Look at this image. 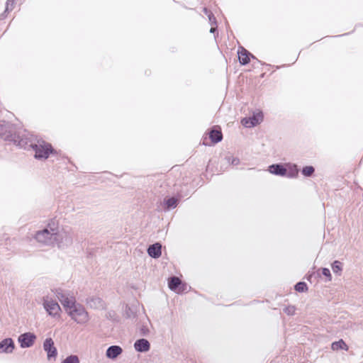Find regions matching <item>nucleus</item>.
Here are the masks:
<instances>
[{
	"label": "nucleus",
	"mask_w": 363,
	"mask_h": 363,
	"mask_svg": "<svg viewBox=\"0 0 363 363\" xmlns=\"http://www.w3.org/2000/svg\"><path fill=\"white\" fill-rule=\"evenodd\" d=\"M55 294L72 320L78 324H84L89 321V314L84 307L77 303L74 297L69 296L68 291L57 289Z\"/></svg>",
	"instance_id": "nucleus-1"
},
{
	"label": "nucleus",
	"mask_w": 363,
	"mask_h": 363,
	"mask_svg": "<svg viewBox=\"0 0 363 363\" xmlns=\"http://www.w3.org/2000/svg\"><path fill=\"white\" fill-rule=\"evenodd\" d=\"M30 147L35 152V158L37 160H46L50 155L56 153L52 145L40 138H35V141H30Z\"/></svg>",
	"instance_id": "nucleus-2"
},
{
	"label": "nucleus",
	"mask_w": 363,
	"mask_h": 363,
	"mask_svg": "<svg viewBox=\"0 0 363 363\" xmlns=\"http://www.w3.org/2000/svg\"><path fill=\"white\" fill-rule=\"evenodd\" d=\"M35 240L46 245H57L59 247H62L63 243V235L56 234L55 233L48 232V228H44L36 233Z\"/></svg>",
	"instance_id": "nucleus-3"
},
{
	"label": "nucleus",
	"mask_w": 363,
	"mask_h": 363,
	"mask_svg": "<svg viewBox=\"0 0 363 363\" xmlns=\"http://www.w3.org/2000/svg\"><path fill=\"white\" fill-rule=\"evenodd\" d=\"M15 128L6 121H0V138L6 141L15 140L16 138Z\"/></svg>",
	"instance_id": "nucleus-4"
},
{
	"label": "nucleus",
	"mask_w": 363,
	"mask_h": 363,
	"mask_svg": "<svg viewBox=\"0 0 363 363\" xmlns=\"http://www.w3.org/2000/svg\"><path fill=\"white\" fill-rule=\"evenodd\" d=\"M43 307L48 313L52 317H59L61 308L59 304L48 297L43 298Z\"/></svg>",
	"instance_id": "nucleus-5"
},
{
	"label": "nucleus",
	"mask_w": 363,
	"mask_h": 363,
	"mask_svg": "<svg viewBox=\"0 0 363 363\" xmlns=\"http://www.w3.org/2000/svg\"><path fill=\"white\" fill-rule=\"evenodd\" d=\"M263 121V114L262 112L253 113L250 117H245L241 120V123L246 128L255 127Z\"/></svg>",
	"instance_id": "nucleus-6"
},
{
	"label": "nucleus",
	"mask_w": 363,
	"mask_h": 363,
	"mask_svg": "<svg viewBox=\"0 0 363 363\" xmlns=\"http://www.w3.org/2000/svg\"><path fill=\"white\" fill-rule=\"evenodd\" d=\"M36 335L33 333H24L18 336V341L21 348L30 347L35 343Z\"/></svg>",
	"instance_id": "nucleus-7"
},
{
	"label": "nucleus",
	"mask_w": 363,
	"mask_h": 363,
	"mask_svg": "<svg viewBox=\"0 0 363 363\" xmlns=\"http://www.w3.org/2000/svg\"><path fill=\"white\" fill-rule=\"evenodd\" d=\"M43 349L47 352L48 359L50 360L52 358L55 359L57 355V348L54 345V341L52 338H46L43 342Z\"/></svg>",
	"instance_id": "nucleus-8"
},
{
	"label": "nucleus",
	"mask_w": 363,
	"mask_h": 363,
	"mask_svg": "<svg viewBox=\"0 0 363 363\" xmlns=\"http://www.w3.org/2000/svg\"><path fill=\"white\" fill-rule=\"evenodd\" d=\"M86 305L94 309H104L105 308V303L103 299L99 296H92L86 299Z\"/></svg>",
	"instance_id": "nucleus-9"
},
{
	"label": "nucleus",
	"mask_w": 363,
	"mask_h": 363,
	"mask_svg": "<svg viewBox=\"0 0 363 363\" xmlns=\"http://www.w3.org/2000/svg\"><path fill=\"white\" fill-rule=\"evenodd\" d=\"M15 349V343L12 338L7 337L0 342V353L11 354Z\"/></svg>",
	"instance_id": "nucleus-10"
},
{
	"label": "nucleus",
	"mask_w": 363,
	"mask_h": 363,
	"mask_svg": "<svg viewBox=\"0 0 363 363\" xmlns=\"http://www.w3.org/2000/svg\"><path fill=\"white\" fill-rule=\"evenodd\" d=\"M208 135L211 142L214 144L218 143L223 140V133L221 129L218 125L213 126L211 128Z\"/></svg>",
	"instance_id": "nucleus-11"
},
{
	"label": "nucleus",
	"mask_w": 363,
	"mask_h": 363,
	"mask_svg": "<svg viewBox=\"0 0 363 363\" xmlns=\"http://www.w3.org/2000/svg\"><path fill=\"white\" fill-rule=\"evenodd\" d=\"M238 54L239 62L242 65H247L250 62V57L255 59V57L253 55H252L248 50H247L245 48L242 47L240 48Z\"/></svg>",
	"instance_id": "nucleus-12"
},
{
	"label": "nucleus",
	"mask_w": 363,
	"mask_h": 363,
	"mask_svg": "<svg viewBox=\"0 0 363 363\" xmlns=\"http://www.w3.org/2000/svg\"><path fill=\"white\" fill-rule=\"evenodd\" d=\"M45 228H48V232L55 233L56 234H61L58 230V224L55 223L54 220H51L47 225ZM63 235V238H65V241L67 245H71L72 242V239L71 236L66 234L65 233H62Z\"/></svg>",
	"instance_id": "nucleus-13"
},
{
	"label": "nucleus",
	"mask_w": 363,
	"mask_h": 363,
	"mask_svg": "<svg viewBox=\"0 0 363 363\" xmlns=\"http://www.w3.org/2000/svg\"><path fill=\"white\" fill-rule=\"evenodd\" d=\"M134 348L137 352H146L150 350V344L147 340L141 338L135 342Z\"/></svg>",
	"instance_id": "nucleus-14"
},
{
	"label": "nucleus",
	"mask_w": 363,
	"mask_h": 363,
	"mask_svg": "<svg viewBox=\"0 0 363 363\" xmlns=\"http://www.w3.org/2000/svg\"><path fill=\"white\" fill-rule=\"evenodd\" d=\"M269 172L274 175L284 177L287 174V169L282 164H273L269 167Z\"/></svg>",
	"instance_id": "nucleus-15"
},
{
	"label": "nucleus",
	"mask_w": 363,
	"mask_h": 363,
	"mask_svg": "<svg viewBox=\"0 0 363 363\" xmlns=\"http://www.w3.org/2000/svg\"><path fill=\"white\" fill-rule=\"evenodd\" d=\"M147 253L152 258H159L162 255V245L159 242L150 245L147 248Z\"/></svg>",
	"instance_id": "nucleus-16"
},
{
	"label": "nucleus",
	"mask_w": 363,
	"mask_h": 363,
	"mask_svg": "<svg viewBox=\"0 0 363 363\" xmlns=\"http://www.w3.org/2000/svg\"><path fill=\"white\" fill-rule=\"evenodd\" d=\"M179 201V199L174 196L164 198L162 203L163 209L164 211L174 209L177 206Z\"/></svg>",
	"instance_id": "nucleus-17"
},
{
	"label": "nucleus",
	"mask_w": 363,
	"mask_h": 363,
	"mask_svg": "<svg viewBox=\"0 0 363 363\" xmlns=\"http://www.w3.org/2000/svg\"><path fill=\"white\" fill-rule=\"evenodd\" d=\"M123 352V349L118 345H111L106 350V355L108 359H114Z\"/></svg>",
	"instance_id": "nucleus-18"
},
{
	"label": "nucleus",
	"mask_w": 363,
	"mask_h": 363,
	"mask_svg": "<svg viewBox=\"0 0 363 363\" xmlns=\"http://www.w3.org/2000/svg\"><path fill=\"white\" fill-rule=\"evenodd\" d=\"M182 284V280L176 276L171 277L168 281V286L172 291L180 290Z\"/></svg>",
	"instance_id": "nucleus-19"
},
{
	"label": "nucleus",
	"mask_w": 363,
	"mask_h": 363,
	"mask_svg": "<svg viewBox=\"0 0 363 363\" xmlns=\"http://www.w3.org/2000/svg\"><path fill=\"white\" fill-rule=\"evenodd\" d=\"M287 174L285 175L289 178H296L298 174V169L296 164H287Z\"/></svg>",
	"instance_id": "nucleus-20"
},
{
	"label": "nucleus",
	"mask_w": 363,
	"mask_h": 363,
	"mask_svg": "<svg viewBox=\"0 0 363 363\" xmlns=\"http://www.w3.org/2000/svg\"><path fill=\"white\" fill-rule=\"evenodd\" d=\"M16 136L15 140H10L9 142L13 143L14 145L24 149H26L27 147H30V143H28L27 138H21L18 135H16Z\"/></svg>",
	"instance_id": "nucleus-21"
},
{
	"label": "nucleus",
	"mask_w": 363,
	"mask_h": 363,
	"mask_svg": "<svg viewBox=\"0 0 363 363\" xmlns=\"http://www.w3.org/2000/svg\"><path fill=\"white\" fill-rule=\"evenodd\" d=\"M342 263L338 260H335L331 265L333 272L338 275H340L342 272Z\"/></svg>",
	"instance_id": "nucleus-22"
},
{
	"label": "nucleus",
	"mask_w": 363,
	"mask_h": 363,
	"mask_svg": "<svg viewBox=\"0 0 363 363\" xmlns=\"http://www.w3.org/2000/svg\"><path fill=\"white\" fill-rule=\"evenodd\" d=\"M315 172V168L313 166L308 165L303 167L301 174L306 177H311Z\"/></svg>",
	"instance_id": "nucleus-23"
},
{
	"label": "nucleus",
	"mask_w": 363,
	"mask_h": 363,
	"mask_svg": "<svg viewBox=\"0 0 363 363\" xmlns=\"http://www.w3.org/2000/svg\"><path fill=\"white\" fill-rule=\"evenodd\" d=\"M224 160L229 164L237 166L240 164V161L238 157H233V155H226Z\"/></svg>",
	"instance_id": "nucleus-24"
},
{
	"label": "nucleus",
	"mask_w": 363,
	"mask_h": 363,
	"mask_svg": "<svg viewBox=\"0 0 363 363\" xmlns=\"http://www.w3.org/2000/svg\"><path fill=\"white\" fill-rule=\"evenodd\" d=\"M331 347L333 350H343L347 347V345L342 340H340L333 342Z\"/></svg>",
	"instance_id": "nucleus-25"
},
{
	"label": "nucleus",
	"mask_w": 363,
	"mask_h": 363,
	"mask_svg": "<svg viewBox=\"0 0 363 363\" xmlns=\"http://www.w3.org/2000/svg\"><path fill=\"white\" fill-rule=\"evenodd\" d=\"M295 290L298 292H305L308 291V286L304 281L298 282L295 286Z\"/></svg>",
	"instance_id": "nucleus-26"
},
{
	"label": "nucleus",
	"mask_w": 363,
	"mask_h": 363,
	"mask_svg": "<svg viewBox=\"0 0 363 363\" xmlns=\"http://www.w3.org/2000/svg\"><path fill=\"white\" fill-rule=\"evenodd\" d=\"M79 359L77 355L71 354L67 357L61 363H79Z\"/></svg>",
	"instance_id": "nucleus-27"
},
{
	"label": "nucleus",
	"mask_w": 363,
	"mask_h": 363,
	"mask_svg": "<svg viewBox=\"0 0 363 363\" xmlns=\"http://www.w3.org/2000/svg\"><path fill=\"white\" fill-rule=\"evenodd\" d=\"M125 315L127 318H134L136 316L135 312L128 306L125 307Z\"/></svg>",
	"instance_id": "nucleus-28"
},
{
	"label": "nucleus",
	"mask_w": 363,
	"mask_h": 363,
	"mask_svg": "<svg viewBox=\"0 0 363 363\" xmlns=\"http://www.w3.org/2000/svg\"><path fill=\"white\" fill-rule=\"evenodd\" d=\"M321 271H322V274L327 278V281H331L332 276H331L330 269L324 267V268L321 269Z\"/></svg>",
	"instance_id": "nucleus-29"
},
{
	"label": "nucleus",
	"mask_w": 363,
	"mask_h": 363,
	"mask_svg": "<svg viewBox=\"0 0 363 363\" xmlns=\"http://www.w3.org/2000/svg\"><path fill=\"white\" fill-rule=\"evenodd\" d=\"M208 17L209 23H210V24L211 26H216L217 25L216 18L214 16L213 13H209Z\"/></svg>",
	"instance_id": "nucleus-30"
},
{
	"label": "nucleus",
	"mask_w": 363,
	"mask_h": 363,
	"mask_svg": "<svg viewBox=\"0 0 363 363\" xmlns=\"http://www.w3.org/2000/svg\"><path fill=\"white\" fill-rule=\"evenodd\" d=\"M140 335L146 336L149 333V329L145 325H142L140 329Z\"/></svg>",
	"instance_id": "nucleus-31"
},
{
	"label": "nucleus",
	"mask_w": 363,
	"mask_h": 363,
	"mask_svg": "<svg viewBox=\"0 0 363 363\" xmlns=\"http://www.w3.org/2000/svg\"><path fill=\"white\" fill-rule=\"evenodd\" d=\"M13 2H14V0H7V1H6V11H5V12H6V11H8V9H9V5L10 4L12 5V4H13Z\"/></svg>",
	"instance_id": "nucleus-32"
},
{
	"label": "nucleus",
	"mask_w": 363,
	"mask_h": 363,
	"mask_svg": "<svg viewBox=\"0 0 363 363\" xmlns=\"http://www.w3.org/2000/svg\"><path fill=\"white\" fill-rule=\"evenodd\" d=\"M216 31H217V26H211V28L210 29V33H215Z\"/></svg>",
	"instance_id": "nucleus-33"
},
{
	"label": "nucleus",
	"mask_w": 363,
	"mask_h": 363,
	"mask_svg": "<svg viewBox=\"0 0 363 363\" xmlns=\"http://www.w3.org/2000/svg\"><path fill=\"white\" fill-rule=\"evenodd\" d=\"M203 13L208 16L209 13H212L211 11H209L207 8L204 7L203 9Z\"/></svg>",
	"instance_id": "nucleus-34"
}]
</instances>
